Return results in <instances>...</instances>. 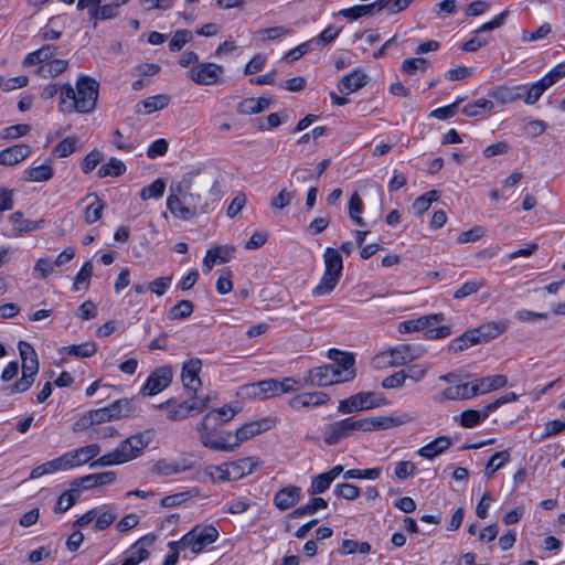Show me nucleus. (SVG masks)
<instances>
[{"label": "nucleus", "mask_w": 565, "mask_h": 565, "mask_svg": "<svg viewBox=\"0 0 565 565\" xmlns=\"http://www.w3.org/2000/svg\"><path fill=\"white\" fill-rule=\"evenodd\" d=\"M24 180L28 182H45L53 177V169L44 163L39 167H30L24 170Z\"/></svg>", "instance_id": "c9c22d12"}, {"label": "nucleus", "mask_w": 565, "mask_h": 565, "mask_svg": "<svg viewBox=\"0 0 565 565\" xmlns=\"http://www.w3.org/2000/svg\"><path fill=\"white\" fill-rule=\"evenodd\" d=\"M493 108V103L486 98H480L466 105L461 111L468 117L479 116L481 113L486 110H490Z\"/></svg>", "instance_id": "49530a36"}, {"label": "nucleus", "mask_w": 565, "mask_h": 565, "mask_svg": "<svg viewBox=\"0 0 565 565\" xmlns=\"http://www.w3.org/2000/svg\"><path fill=\"white\" fill-rule=\"evenodd\" d=\"M30 130L31 127L26 124L12 125L1 131V138L4 140H14L28 135Z\"/></svg>", "instance_id": "13d9d810"}, {"label": "nucleus", "mask_w": 565, "mask_h": 565, "mask_svg": "<svg viewBox=\"0 0 565 565\" xmlns=\"http://www.w3.org/2000/svg\"><path fill=\"white\" fill-rule=\"evenodd\" d=\"M32 149L26 143H17L0 151V164L13 167L29 158Z\"/></svg>", "instance_id": "4be33fe9"}, {"label": "nucleus", "mask_w": 565, "mask_h": 565, "mask_svg": "<svg viewBox=\"0 0 565 565\" xmlns=\"http://www.w3.org/2000/svg\"><path fill=\"white\" fill-rule=\"evenodd\" d=\"M206 415H214L212 418V427H218L231 420L235 416V411L230 406H223L209 412Z\"/></svg>", "instance_id": "864d4df0"}, {"label": "nucleus", "mask_w": 565, "mask_h": 565, "mask_svg": "<svg viewBox=\"0 0 565 565\" xmlns=\"http://www.w3.org/2000/svg\"><path fill=\"white\" fill-rule=\"evenodd\" d=\"M508 379L503 374L484 376L472 381L475 395H484L507 385Z\"/></svg>", "instance_id": "b1692460"}, {"label": "nucleus", "mask_w": 565, "mask_h": 565, "mask_svg": "<svg viewBox=\"0 0 565 565\" xmlns=\"http://www.w3.org/2000/svg\"><path fill=\"white\" fill-rule=\"evenodd\" d=\"M153 439L152 430L134 434L122 440L111 451L103 455L90 463V467L117 466L138 458Z\"/></svg>", "instance_id": "7ed1b4c3"}, {"label": "nucleus", "mask_w": 565, "mask_h": 565, "mask_svg": "<svg viewBox=\"0 0 565 565\" xmlns=\"http://www.w3.org/2000/svg\"><path fill=\"white\" fill-rule=\"evenodd\" d=\"M116 480L114 471H104L84 476L75 481L76 486H82L84 490H89L99 486L110 484Z\"/></svg>", "instance_id": "bb28decb"}, {"label": "nucleus", "mask_w": 565, "mask_h": 565, "mask_svg": "<svg viewBox=\"0 0 565 565\" xmlns=\"http://www.w3.org/2000/svg\"><path fill=\"white\" fill-rule=\"evenodd\" d=\"M294 198H295V191H288V190L284 189L276 196H274L271 199L270 206L273 209L282 210L291 203Z\"/></svg>", "instance_id": "69168bd1"}, {"label": "nucleus", "mask_w": 565, "mask_h": 565, "mask_svg": "<svg viewBox=\"0 0 565 565\" xmlns=\"http://www.w3.org/2000/svg\"><path fill=\"white\" fill-rule=\"evenodd\" d=\"M372 365L376 370L396 366L390 349L377 353L372 360Z\"/></svg>", "instance_id": "e2e57ef3"}, {"label": "nucleus", "mask_w": 565, "mask_h": 565, "mask_svg": "<svg viewBox=\"0 0 565 565\" xmlns=\"http://www.w3.org/2000/svg\"><path fill=\"white\" fill-rule=\"evenodd\" d=\"M510 460V452L502 450L493 454L484 467V476L492 478L494 472L501 469Z\"/></svg>", "instance_id": "58836bf2"}, {"label": "nucleus", "mask_w": 565, "mask_h": 565, "mask_svg": "<svg viewBox=\"0 0 565 565\" xmlns=\"http://www.w3.org/2000/svg\"><path fill=\"white\" fill-rule=\"evenodd\" d=\"M166 190V183L162 179H156L151 184L143 186L140 191L141 200L160 199Z\"/></svg>", "instance_id": "09e8293b"}, {"label": "nucleus", "mask_w": 565, "mask_h": 565, "mask_svg": "<svg viewBox=\"0 0 565 565\" xmlns=\"http://www.w3.org/2000/svg\"><path fill=\"white\" fill-rule=\"evenodd\" d=\"M565 76V63H559L555 65L547 74H545L541 79L545 83V85L550 88L553 84L558 82L561 78Z\"/></svg>", "instance_id": "774afa93"}, {"label": "nucleus", "mask_w": 565, "mask_h": 565, "mask_svg": "<svg viewBox=\"0 0 565 565\" xmlns=\"http://www.w3.org/2000/svg\"><path fill=\"white\" fill-rule=\"evenodd\" d=\"M202 369V361L199 358H192L182 365L181 380L184 390L196 395L202 382L199 376Z\"/></svg>", "instance_id": "f3484780"}, {"label": "nucleus", "mask_w": 565, "mask_h": 565, "mask_svg": "<svg viewBox=\"0 0 565 565\" xmlns=\"http://www.w3.org/2000/svg\"><path fill=\"white\" fill-rule=\"evenodd\" d=\"M258 466V459L255 457H246L224 463L220 466H207L204 469V476L211 482H225L230 480H238L252 473Z\"/></svg>", "instance_id": "39448f33"}, {"label": "nucleus", "mask_w": 565, "mask_h": 565, "mask_svg": "<svg viewBox=\"0 0 565 565\" xmlns=\"http://www.w3.org/2000/svg\"><path fill=\"white\" fill-rule=\"evenodd\" d=\"M126 171L125 163L117 159V158H110L109 161L105 164H103L98 171L97 175L99 178L105 177H119Z\"/></svg>", "instance_id": "a19ab883"}, {"label": "nucleus", "mask_w": 565, "mask_h": 565, "mask_svg": "<svg viewBox=\"0 0 565 565\" xmlns=\"http://www.w3.org/2000/svg\"><path fill=\"white\" fill-rule=\"evenodd\" d=\"M367 76L361 68H355L340 81L338 87L343 94L354 93L366 85Z\"/></svg>", "instance_id": "393cba45"}, {"label": "nucleus", "mask_w": 565, "mask_h": 565, "mask_svg": "<svg viewBox=\"0 0 565 565\" xmlns=\"http://www.w3.org/2000/svg\"><path fill=\"white\" fill-rule=\"evenodd\" d=\"M483 286V279L467 281L454 292V298L463 299L470 295L478 292Z\"/></svg>", "instance_id": "4d7b16f0"}, {"label": "nucleus", "mask_w": 565, "mask_h": 565, "mask_svg": "<svg viewBox=\"0 0 565 565\" xmlns=\"http://www.w3.org/2000/svg\"><path fill=\"white\" fill-rule=\"evenodd\" d=\"M427 67V61L423 57L406 58L402 63V71L413 75L417 71H424Z\"/></svg>", "instance_id": "0e129e2a"}, {"label": "nucleus", "mask_w": 565, "mask_h": 565, "mask_svg": "<svg viewBox=\"0 0 565 565\" xmlns=\"http://www.w3.org/2000/svg\"><path fill=\"white\" fill-rule=\"evenodd\" d=\"M172 281L171 276L159 277L147 285V290L161 297L166 294Z\"/></svg>", "instance_id": "052dcab7"}, {"label": "nucleus", "mask_w": 565, "mask_h": 565, "mask_svg": "<svg viewBox=\"0 0 565 565\" xmlns=\"http://www.w3.org/2000/svg\"><path fill=\"white\" fill-rule=\"evenodd\" d=\"M234 252L233 247L221 246L209 249L203 259V271L210 273L216 263H226L231 254Z\"/></svg>", "instance_id": "c756f323"}, {"label": "nucleus", "mask_w": 565, "mask_h": 565, "mask_svg": "<svg viewBox=\"0 0 565 565\" xmlns=\"http://www.w3.org/2000/svg\"><path fill=\"white\" fill-rule=\"evenodd\" d=\"M89 15L92 20H109L117 17V9L109 2L99 8H89Z\"/></svg>", "instance_id": "603ef678"}, {"label": "nucleus", "mask_w": 565, "mask_h": 565, "mask_svg": "<svg viewBox=\"0 0 565 565\" xmlns=\"http://www.w3.org/2000/svg\"><path fill=\"white\" fill-rule=\"evenodd\" d=\"M451 446V439L448 436H439L417 450V455L431 460L443 454Z\"/></svg>", "instance_id": "cd10ccee"}, {"label": "nucleus", "mask_w": 565, "mask_h": 565, "mask_svg": "<svg viewBox=\"0 0 565 565\" xmlns=\"http://www.w3.org/2000/svg\"><path fill=\"white\" fill-rule=\"evenodd\" d=\"M406 380H407L406 371L401 370V371L395 372L394 374L385 377L382 381V386L386 390L399 388V387L404 386Z\"/></svg>", "instance_id": "338daca9"}, {"label": "nucleus", "mask_w": 565, "mask_h": 565, "mask_svg": "<svg viewBox=\"0 0 565 565\" xmlns=\"http://www.w3.org/2000/svg\"><path fill=\"white\" fill-rule=\"evenodd\" d=\"M390 350L396 366L411 363L426 353V349L420 344H398Z\"/></svg>", "instance_id": "aec40b11"}, {"label": "nucleus", "mask_w": 565, "mask_h": 565, "mask_svg": "<svg viewBox=\"0 0 565 565\" xmlns=\"http://www.w3.org/2000/svg\"><path fill=\"white\" fill-rule=\"evenodd\" d=\"M524 87V97L523 100L527 105L535 104L541 96L544 94V92L548 88L545 83L540 79L536 83L532 84L531 86L523 85Z\"/></svg>", "instance_id": "37998d69"}, {"label": "nucleus", "mask_w": 565, "mask_h": 565, "mask_svg": "<svg viewBox=\"0 0 565 565\" xmlns=\"http://www.w3.org/2000/svg\"><path fill=\"white\" fill-rule=\"evenodd\" d=\"M193 39L192 32L189 30L177 31L169 42V49L171 52H179L186 43Z\"/></svg>", "instance_id": "6e6d98bb"}, {"label": "nucleus", "mask_w": 565, "mask_h": 565, "mask_svg": "<svg viewBox=\"0 0 565 565\" xmlns=\"http://www.w3.org/2000/svg\"><path fill=\"white\" fill-rule=\"evenodd\" d=\"M324 271L318 285L312 289L313 297L329 295L340 281L343 270V259L340 250L327 247L323 253Z\"/></svg>", "instance_id": "20e7f679"}, {"label": "nucleus", "mask_w": 565, "mask_h": 565, "mask_svg": "<svg viewBox=\"0 0 565 565\" xmlns=\"http://www.w3.org/2000/svg\"><path fill=\"white\" fill-rule=\"evenodd\" d=\"M301 499V489L297 486H287L274 497V504L280 511H286L292 508Z\"/></svg>", "instance_id": "5701e85b"}, {"label": "nucleus", "mask_w": 565, "mask_h": 565, "mask_svg": "<svg viewBox=\"0 0 565 565\" xmlns=\"http://www.w3.org/2000/svg\"><path fill=\"white\" fill-rule=\"evenodd\" d=\"M414 420V414L407 412H394L384 416L364 417L366 431L391 429L402 425L411 424Z\"/></svg>", "instance_id": "9b49d317"}, {"label": "nucleus", "mask_w": 565, "mask_h": 565, "mask_svg": "<svg viewBox=\"0 0 565 565\" xmlns=\"http://www.w3.org/2000/svg\"><path fill=\"white\" fill-rule=\"evenodd\" d=\"M89 199H92V202L85 209L84 218L87 224H93L102 217L105 204L95 193L85 198V200Z\"/></svg>", "instance_id": "f704fd0d"}, {"label": "nucleus", "mask_w": 565, "mask_h": 565, "mask_svg": "<svg viewBox=\"0 0 565 565\" xmlns=\"http://www.w3.org/2000/svg\"><path fill=\"white\" fill-rule=\"evenodd\" d=\"M188 76L202 86H216L225 82L224 67L212 62L198 63L191 67Z\"/></svg>", "instance_id": "6e6552de"}, {"label": "nucleus", "mask_w": 565, "mask_h": 565, "mask_svg": "<svg viewBox=\"0 0 565 565\" xmlns=\"http://www.w3.org/2000/svg\"><path fill=\"white\" fill-rule=\"evenodd\" d=\"M106 407L108 412L111 414L113 419L129 417L136 411L132 401L129 399H118Z\"/></svg>", "instance_id": "e433bc0d"}, {"label": "nucleus", "mask_w": 565, "mask_h": 565, "mask_svg": "<svg viewBox=\"0 0 565 565\" xmlns=\"http://www.w3.org/2000/svg\"><path fill=\"white\" fill-rule=\"evenodd\" d=\"M92 275L93 264L92 262H86L75 276L73 290L87 289Z\"/></svg>", "instance_id": "de8ad7c7"}, {"label": "nucleus", "mask_w": 565, "mask_h": 565, "mask_svg": "<svg viewBox=\"0 0 565 565\" xmlns=\"http://www.w3.org/2000/svg\"><path fill=\"white\" fill-rule=\"evenodd\" d=\"M328 356L335 362V371L340 374L343 382L352 381L355 377L354 356L351 353L331 349L328 352Z\"/></svg>", "instance_id": "a211bd4d"}, {"label": "nucleus", "mask_w": 565, "mask_h": 565, "mask_svg": "<svg viewBox=\"0 0 565 565\" xmlns=\"http://www.w3.org/2000/svg\"><path fill=\"white\" fill-rule=\"evenodd\" d=\"M78 498V489H71L64 491L56 500L54 512L58 514L66 512L77 502Z\"/></svg>", "instance_id": "4c0bfd02"}, {"label": "nucleus", "mask_w": 565, "mask_h": 565, "mask_svg": "<svg viewBox=\"0 0 565 565\" xmlns=\"http://www.w3.org/2000/svg\"><path fill=\"white\" fill-rule=\"evenodd\" d=\"M99 84L90 76L81 75L76 87L70 83L61 86L60 110L65 114H87L95 109L98 98Z\"/></svg>", "instance_id": "f257e3e1"}, {"label": "nucleus", "mask_w": 565, "mask_h": 565, "mask_svg": "<svg viewBox=\"0 0 565 565\" xmlns=\"http://www.w3.org/2000/svg\"><path fill=\"white\" fill-rule=\"evenodd\" d=\"M491 413L492 411L489 408V404L481 411H465L460 415V425L466 428H473L488 418Z\"/></svg>", "instance_id": "473e14b6"}, {"label": "nucleus", "mask_w": 565, "mask_h": 565, "mask_svg": "<svg viewBox=\"0 0 565 565\" xmlns=\"http://www.w3.org/2000/svg\"><path fill=\"white\" fill-rule=\"evenodd\" d=\"M192 177L185 175L180 181L172 182L169 188L167 209L182 221H190L199 213L205 212L201 195L192 192Z\"/></svg>", "instance_id": "f03ea898"}, {"label": "nucleus", "mask_w": 565, "mask_h": 565, "mask_svg": "<svg viewBox=\"0 0 565 565\" xmlns=\"http://www.w3.org/2000/svg\"><path fill=\"white\" fill-rule=\"evenodd\" d=\"M337 383H344L334 365H322L308 371L303 385L329 386Z\"/></svg>", "instance_id": "2eb2a0df"}, {"label": "nucleus", "mask_w": 565, "mask_h": 565, "mask_svg": "<svg viewBox=\"0 0 565 565\" xmlns=\"http://www.w3.org/2000/svg\"><path fill=\"white\" fill-rule=\"evenodd\" d=\"M333 493L339 498L352 501L360 495V489L351 483H339L334 487Z\"/></svg>", "instance_id": "bf43d9fd"}, {"label": "nucleus", "mask_w": 565, "mask_h": 565, "mask_svg": "<svg viewBox=\"0 0 565 565\" xmlns=\"http://www.w3.org/2000/svg\"><path fill=\"white\" fill-rule=\"evenodd\" d=\"M154 543L153 535H145L136 541L124 554L120 565H138L150 556L149 548Z\"/></svg>", "instance_id": "dca6fc26"}, {"label": "nucleus", "mask_w": 565, "mask_h": 565, "mask_svg": "<svg viewBox=\"0 0 565 565\" xmlns=\"http://www.w3.org/2000/svg\"><path fill=\"white\" fill-rule=\"evenodd\" d=\"M363 210V202L358 193H353L349 201V215L350 218L359 226H364L365 223L361 216Z\"/></svg>", "instance_id": "8fccbe9b"}, {"label": "nucleus", "mask_w": 565, "mask_h": 565, "mask_svg": "<svg viewBox=\"0 0 565 565\" xmlns=\"http://www.w3.org/2000/svg\"><path fill=\"white\" fill-rule=\"evenodd\" d=\"M61 352L77 358H89L95 354L96 344L94 342H85L81 344L63 347Z\"/></svg>", "instance_id": "ea45409f"}, {"label": "nucleus", "mask_w": 565, "mask_h": 565, "mask_svg": "<svg viewBox=\"0 0 565 565\" xmlns=\"http://www.w3.org/2000/svg\"><path fill=\"white\" fill-rule=\"evenodd\" d=\"M490 96L500 104H510L518 100H523L524 87L523 85L516 86H498L491 90Z\"/></svg>", "instance_id": "a878e982"}, {"label": "nucleus", "mask_w": 565, "mask_h": 565, "mask_svg": "<svg viewBox=\"0 0 565 565\" xmlns=\"http://www.w3.org/2000/svg\"><path fill=\"white\" fill-rule=\"evenodd\" d=\"M355 431H366L364 418L348 417L326 426L323 440L327 445H337L342 439L353 436Z\"/></svg>", "instance_id": "423d86ee"}, {"label": "nucleus", "mask_w": 565, "mask_h": 565, "mask_svg": "<svg viewBox=\"0 0 565 565\" xmlns=\"http://www.w3.org/2000/svg\"><path fill=\"white\" fill-rule=\"evenodd\" d=\"M331 483L332 480L330 477H328L326 473H320L313 478L309 488V493L312 495L321 494L330 487Z\"/></svg>", "instance_id": "680f3d73"}, {"label": "nucleus", "mask_w": 565, "mask_h": 565, "mask_svg": "<svg viewBox=\"0 0 565 565\" xmlns=\"http://www.w3.org/2000/svg\"><path fill=\"white\" fill-rule=\"evenodd\" d=\"M214 415H205L202 422L198 425V433L200 437L201 444L216 451H233L235 450V446H230L226 441V438H216L213 429L216 427H212V418Z\"/></svg>", "instance_id": "f8f14e48"}, {"label": "nucleus", "mask_w": 565, "mask_h": 565, "mask_svg": "<svg viewBox=\"0 0 565 565\" xmlns=\"http://www.w3.org/2000/svg\"><path fill=\"white\" fill-rule=\"evenodd\" d=\"M173 377V370L170 365H163L156 369L147 379L141 387L143 396H154L167 388Z\"/></svg>", "instance_id": "ddd939ff"}, {"label": "nucleus", "mask_w": 565, "mask_h": 565, "mask_svg": "<svg viewBox=\"0 0 565 565\" xmlns=\"http://www.w3.org/2000/svg\"><path fill=\"white\" fill-rule=\"evenodd\" d=\"M266 422L267 420L250 422L243 425L235 433L236 441L234 444H230V446H235L236 449L241 446L243 441L248 440L249 438L258 435L263 430H266Z\"/></svg>", "instance_id": "7c9ffc66"}, {"label": "nucleus", "mask_w": 565, "mask_h": 565, "mask_svg": "<svg viewBox=\"0 0 565 565\" xmlns=\"http://www.w3.org/2000/svg\"><path fill=\"white\" fill-rule=\"evenodd\" d=\"M476 397L471 383L456 384L447 387L440 394L439 401H459Z\"/></svg>", "instance_id": "c85d7f7f"}, {"label": "nucleus", "mask_w": 565, "mask_h": 565, "mask_svg": "<svg viewBox=\"0 0 565 565\" xmlns=\"http://www.w3.org/2000/svg\"><path fill=\"white\" fill-rule=\"evenodd\" d=\"M102 448L97 444H89L65 452L68 469H73L88 463L100 452Z\"/></svg>", "instance_id": "6ab92c4d"}, {"label": "nucleus", "mask_w": 565, "mask_h": 565, "mask_svg": "<svg viewBox=\"0 0 565 565\" xmlns=\"http://www.w3.org/2000/svg\"><path fill=\"white\" fill-rule=\"evenodd\" d=\"M78 139L76 137H67L60 141L54 148H53V154L57 158H64L77 149Z\"/></svg>", "instance_id": "3c124183"}, {"label": "nucleus", "mask_w": 565, "mask_h": 565, "mask_svg": "<svg viewBox=\"0 0 565 565\" xmlns=\"http://www.w3.org/2000/svg\"><path fill=\"white\" fill-rule=\"evenodd\" d=\"M374 6L370 4H361V6H354L352 8L342 9L339 11V14L343 18H347L351 21L358 20L361 17L364 15H372L374 14Z\"/></svg>", "instance_id": "c03bdc74"}, {"label": "nucleus", "mask_w": 565, "mask_h": 565, "mask_svg": "<svg viewBox=\"0 0 565 565\" xmlns=\"http://www.w3.org/2000/svg\"><path fill=\"white\" fill-rule=\"evenodd\" d=\"M195 467L191 455L178 459H160L151 468L152 473L158 476H173L186 472Z\"/></svg>", "instance_id": "4468645a"}, {"label": "nucleus", "mask_w": 565, "mask_h": 565, "mask_svg": "<svg viewBox=\"0 0 565 565\" xmlns=\"http://www.w3.org/2000/svg\"><path fill=\"white\" fill-rule=\"evenodd\" d=\"M172 399H168L164 403L158 405L159 408L169 407L167 412V418L169 420H182L190 417L193 414H200L206 409L210 405L209 396H193L192 398L185 399L182 403L170 407Z\"/></svg>", "instance_id": "0eeeda50"}, {"label": "nucleus", "mask_w": 565, "mask_h": 565, "mask_svg": "<svg viewBox=\"0 0 565 565\" xmlns=\"http://www.w3.org/2000/svg\"><path fill=\"white\" fill-rule=\"evenodd\" d=\"M218 539V531L213 525H195L183 535V543L194 554H200L206 546Z\"/></svg>", "instance_id": "1a4fd4ad"}, {"label": "nucleus", "mask_w": 565, "mask_h": 565, "mask_svg": "<svg viewBox=\"0 0 565 565\" xmlns=\"http://www.w3.org/2000/svg\"><path fill=\"white\" fill-rule=\"evenodd\" d=\"M386 404L384 397H377L372 392H361L339 402L338 412L351 414L359 411L372 409Z\"/></svg>", "instance_id": "9d476101"}, {"label": "nucleus", "mask_w": 565, "mask_h": 565, "mask_svg": "<svg viewBox=\"0 0 565 565\" xmlns=\"http://www.w3.org/2000/svg\"><path fill=\"white\" fill-rule=\"evenodd\" d=\"M68 67V62L66 60H51L47 63L43 64L40 67V73L43 77H55Z\"/></svg>", "instance_id": "79ce46f5"}, {"label": "nucleus", "mask_w": 565, "mask_h": 565, "mask_svg": "<svg viewBox=\"0 0 565 565\" xmlns=\"http://www.w3.org/2000/svg\"><path fill=\"white\" fill-rule=\"evenodd\" d=\"M446 316L441 312L422 316L417 319L404 321L398 324V331L401 333L418 332L428 330L429 327L445 321Z\"/></svg>", "instance_id": "412c9836"}, {"label": "nucleus", "mask_w": 565, "mask_h": 565, "mask_svg": "<svg viewBox=\"0 0 565 565\" xmlns=\"http://www.w3.org/2000/svg\"><path fill=\"white\" fill-rule=\"evenodd\" d=\"M170 98L167 95L160 94L147 97L136 106V113L138 114H152L157 110H161L169 105Z\"/></svg>", "instance_id": "2f4dec72"}, {"label": "nucleus", "mask_w": 565, "mask_h": 565, "mask_svg": "<svg viewBox=\"0 0 565 565\" xmlns=\"http://www.w3.org/2000/svg\"><path fill=\"white\" fill-rule=\"evenodd\" d=\"M508 321H488L478 327L483 342L498 338L508 329Z\"/></svg>", "instance_id": "72a5a7b5"}, {"label": "nucleus", "mask_w": 565, "mask_h": 565, "mask_svg": "<svg viewBox=\"0 0 565 565\" xmlns=\"http://www.w3.org/2000/svg\"><path fill=\"white\" fill-rule=\"evenodd\" d=\"M381 475V468L350 469L343 475L344 479H369L375 480Z\"/></svg>", "instance_id": "5fc2aeb1"}, {"label": "nucleus", "mask_w": 565, "mask_h": 565, "mask_svg": "<svg viewBox=\"0 0 565 565\" xmlns=\"http://www.w3.org/2000/svg\"><path fill=\"white\" fill-rule=\"evenodd\" d=\"M193 312V303L190 300H180L168 312L170 320L188 318Z\"/></svg>", "instance_id": "a18cd8bd"}]
</instances>
